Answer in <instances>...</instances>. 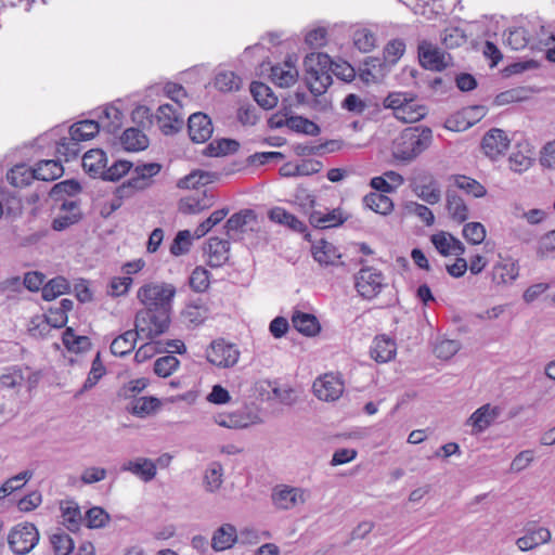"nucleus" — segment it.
Returning <instances> with one entry per match:
<instances>
[{
  "instance_id": "1",
  "label": "nucleus",
  "mask_w": 555,
  "mask_h": 555,
  "mask_svg": "<svg viewBox=\"0 0 555 555\" xmlns=\"http://www.w3.org/2000/svg\"><path fill=\"white\" fill-rule=\"evenodd\" d=\"M431 141L433 132L429 128H406L393 141L392 155L397 160L410 163L426 151Z\"/></svg>"
},
{
  "instance_id": "2",
  "label": "nucleus",
  "mask_w": 555,
  "mask_h": 555,
  "mask_svg": "<svg viewBox=\"0 0 555 555\" xmlns=\"http://www.w3.org/2000/svg\"><path fill=\"white\" fill-rule=\"evenodd\" d=\"M306 82L310 92L321 95L332 85L331 57L325 53L312 52L305 57Z\"/></svg>"
},
{
  "instance_id": "3",
  "label": "nucleus",
  "mask_w": 555,
  "mask_h": 555,
  "mask_svg": "<svg viewBox=\"0 0 555 555\" xmlns=\"http://www.w3.org/2000/svg\"><path fill=\"white\" fill-rule=\"evenodd\" d=\"M176 288L168 283H150L138 289L137 297L144 308L171 312Z\"/></svg>"
},
{
  "instance_id": "4",
  "label": "nucleus",
  "mask_w": 555,
  "mask_h": 555,
  "mask_svg": "<svg viewBox=\"0 0 555 555\" xmlns=\"http://www.w3.org/2000/svg\"><path fill=\"white\" fill-rule=\"evenodd\" d=\"M170 312L143 308L135 314L134 326L141 338L153 339L169 327Z\"/></svg>"
},
{
  "instance_id": "5",
  "label": "nucleus",
  "mask_w": 555,
  "mask_h": 555,
  "mask_svg": "<svg viewBox=\"0 0 555 555\" xmlns=\"http://www.w3.org/2000/svg\"><path fill=\"white\" fill-rule=\"evenodd\" d=\"M360 264H362V268L354 275V287L359 296L372 300L387 286L386 278L380 270L364 266L362 259Z\"/></svg>"
},
{
  "instance_id": "6",
  "label": "nucleus",
  "mask_w": 555,
  "mask_h": 555,
  "mask_svg": "<svg viewBox=\"0 0 555 555\" xmlns=\"http://www.w3.org/2000/svg\"><path fill=\"white\" fill-rule=\"evenodd\" d=\"M40 539L39 531L33 522H20L11 528L8 544L15 555H26L31 552Z\"/></svg>"
},
{
  "instance_id": "7",
  "label": "nucleus",
  "mask_w": 555,
  "mask_h": 555,
  "mask_svg": "<svg viewBox=\"0 0 555 555\" xmlns=\"http://www.w3.org/2000/svg\"><path fill=\"white\" fill-rule=\"evenodd\" d=\"M420 64L433 72H442L452 61L449 53L441 51L437 46L429 41L423 40L417 47Z\"/></svg>"
},
{
  "instance_id": "8",
  "label": "nucleus",
  "mask_w": 555,
  "mask_h": 555,
  "mask_svg": "<svg viewBox=\"0 0 555 555\" xmlns=\"http://www.w3.org/2000/svg\"><path fill=\"white\" fill-rule=\"evenodd\" d=\"M413 191L429 205H435L441 199L440 186L429 172H421L413 178Z\"/></svg>"
},
{
  "instance_id": "9",
  "label": "nucleus",
  "mask_w": 555,
  "mask_h": 555,
  "mask_svg": "<svg viewBox=\"0 0 555 555\" xmlns=\"http://www.w3.org/2000/svg\"><path fill=\"white\" fill-rule=\"evenodd\" d=\"M313 392L322 401H335L344 392V383L339 376L332 373L324 374L313 383Z\"/></svg>"
},
{
  "instance_id": "10",
  "label": "nucleus",
  "mask_w": 555,
  "mask_h": 555,
  "mask_svg": "<svg viewBox=\"0 0 555 555\" xmlns=\"http://www.w3.org/2000/svg\"><path fill=\"white\" fill-rule=\"evenodd\" d=\"M238 358L240 351L235 345L223 340L214 341L207 351V360L219 367H231L237 363Z\"/></svg>"
},
{
  "instance_id": "11",
  "label": "nucleus",
  "mask_w": 555,
  "mask_h": 555,
  "mask_svg": "<svg viewBox=\"0 0 555 555\" xmlns=\"http://www.w3.org/2000/svg\"><path fill=\"white\" fill-rule=\"evenodd\" d=\"M181 105L163 104L157 108L156 121L166 135L178 132L183 126V117L179 109Z\"/></svg>"
},
{
  "instance_id": "12",
  "label": "nucleus",
  "mask_w": 555,
  "mask_h": 555,
  "mask_svg": "<svg viewBox=\"0 0 555 555\" xmlns=\"http://www.w3.org/2000/svg\"><path fill=\"white\" fill-rule=\"evenodd\" d=\"M502 409L490 403L478 408L466 421V425L472 427V433L478 435L489 428L501 415Z\"/></svg>"
},
{
  "instance_id": "13",
  "label": "nucleus",
  "mask_w": 555,
  "mask_h": 555,
  "mask_svg": "<svg viewBox=\"0 0 555 555\" xmlns=\"http://www.w3.org/2000/svg\"><path fill=\"white\" fill-rule=\"evenodd\" d=\"M308 498L306 490L288 486H280L273 490L272 500L274 505L281 509H291L302 505Z\"/></svg>"
},
{
  "instance_id": "14",
  "label": "nucleus",
  "mask_w": 555,
  "mask_h": 555,
  "mask_svg": "<svg viewBox=\"0 0 555 555\" xmlns=\"http://www.w3.org/2000/svg\"><path fill=\"white\" fill-rule=\"evenodd\" d=\"M188 130L190 139L195 143L206 142L214 132L210 118L201 112L194 113L189 117Z\"/></svg>"
},
{
  "instance_id": "15",
  "label": "nucleus",
  "mask_w": 555,
  "mask_h": 555,
  "mask_svg": "<svg viewBox=\"0 0 555 555\" xmlns=\"http://www.w3.org/2000/svg\"><path fill=\"white\" fill-rule=\"evenodd\" d=\"M509 145L506 133L501 129H491L488 131L481 142V149L491 159H496L503 155Z\"/></svg>"
},
{
  "instance_id": "16",
  "label": "nucleus",
  "mask_w": 555,
  "mask_h": 555,
  "mask_svg": "<svg viewBox=\"0 0 555 555\" xmlns=\"http://www.w3.org/2000/svg\"><path fill=\"white\" fill-rule=\"evenodd\" d=\"M430 242L437 251L444 257L454 255L461 256L465 253L464 244L451 233L440 231L430 236Z\"/></svg>"
},
{
  "instance_id": "17",
  "label": "nucleus",
  "mask_w": 555,
  "mask_h": 555,
  "mask_svg": "<svg viewBox=\"0 0 555 555\" xmlns=\"http://www.w3.org/2000/svg\"><path fill=\"white\" fill-rule=\"evenodd\" d=\"M121 472H129L144 482L153 480L157 473V466L154 461L147 457H137L125 462Z\"/></svg>"
},
{
  "instance_id": "18",
  "label": "nucleus",
  "mask_w": 555,
  "mask_h": 555,
  "mask_svg": "<svg viewBox=\"0 0 555 555\" xmlns=\"http://www.w3.org/2000/svg\"><path fill=\"white\" fill-rule=\"evenodd\" d=\"M205 251L208 266L219 268L229 260L230 243L228 240L210 237Z\"/></svg>"
},
{
  "instance_id": "19",
  "label": "nucleus",
  "mask_w": 555,
  "mask_h": 555,
  "mask_svg": "<svg viewBox=\"0 0 555 555\" xmlns=\"http://www.w3.org/2000/svg\"><path fill=\"white\" fill-rule=\"evenodd\" d=\"M519 275V266L512 258L496 262L492 268V282L496 285L512 284Z\"/></svg>"
},
{
  "instance_id": "20",
  "label": "nucleus",
  "mask_w": 555,
  "mask_h": 555,
  "mask_svg": "<svg viewBox=\"0 0 555 555\" xmlns=\"http://www.w3.org/2000/svg\"><path fill=\"white\" fill-rule=\"evenodd\" d=\"M212 204V195H207L206 192L195 193L180 199L179 210L184 215H196L210 208Z\"/></svg>"
},
{
  "instance_id": "21",
  "label": "nucleus",
  "mask_w": 555,
  "mask_h": 555,
  "mask_svg": "<svg viewBox=\"0 0 555 555\" xmlns=\"http://www.w3.org/2000/svg\"><path fill=\"white\" fill-rule=\"evenodd\" d=\"M313 259L321 266H334L340 258L337 247L324 240L315 242L311 247Z\"/></svg>"
},
{
  "instance_id": "22",
  "label": "nucleus",
  "mask_w": 555,
  "mask_h": 555,
  "mask_svg": "<svg viewBox=\"0 0 555 555\" xmlns=\"http://www.w3.org/2000/svg\"><path fill=\"white\" fill-rule=\"evenodd\" d=\"M106 166V154L101 149L90 150L82 157V167L85 171L88 172L93 178H101Z\"/></svg>"
},
{
  "instance_id": "23",
  "label": "nucleus",
  "mask_w": 555,
  "mask_h": 555,
  "mask_svg": "<svg viewBox=\"0 0 555 555\" xmlns=\"http://www.w3.org/2000/svg\"><path fill=\"white\" fill-rule=\"evenodd\" d=\"M62 524L69 531H77L83 520L79 505L73 500L62 501L60 503Z\"/></svg>"
},
{
  "instance_id": "24",
  "label": "nucleus",
  "mask_w": 555,
  "mask_h": 555,
  "mask_svg": "<svg viewBox=\"0 0 555 555\" xmlns=\"http://www.w3.org/2000/svg\"><path fill=\"white\" fill-rule=\"evenodd\" d=\"M551 531L547 528L527 529V534L516 540L517 547L527 552L535 548L540 544L547 543L551 540Z\"/></svg>"
},
{
  "instance_id": "25",
  "label": "nucleus",
  "mask_w": 555,
  "mask_h": 555,
  "mask_svg": "<svg viewBox=\"0 0 555 555\" xmlns=\"http://www.w3.org/2000/svg\"><path fill=\"white\" fill-rule=\"evenodd\" d=\"M162 169L158 163H149L138 165L133 170V176L129 180V185L143 190L150 185V179L159 173Z\"/></svg>"
},
{
  "instance_id": "26",
  "label": "nucleus",
  "mask_w": 555,
  "mask_h": 555,
  "mask_svg": "<svg viewBox=\"0 0 555 555\" xmlns=\"http://www.w3.org/2000/svg\"><path fill=\"white\" fill-rule=\"evenodd\" d=\"M446 207L450 218L456 223H463L468 219V207L464 199L454 191L448 190L446 195Z\"/></svg>"
},
{
  "instance_id": "27",
  "label": "nucleus",
  "mask_w": 555,
  "mask_h": 555,
  "mask_svg": "<svg viewBox=\"0 0 555 555\" xmlns=\"http://www.w3.org/2000/svg\"><path fill=\"white\" fill-rule=\"evenodd\" d=\"M396 354V343L386 337V336H377L373 340V345L371 347V357L380 363H385L390 361Z\"/></svg>"
},
{
  "instance_id": "28",
  "label": "nucleus",
  "mask_w": 555,
  "mask_h": 555,
  "mask_svg": "<svg viewBox=\"0 0 555 555\" xmlns=\"http://www.w3.org/2000/svg\"><path fill=\"white\" fill-rule=\"evenodd\" d=\"M486 115V107L482 105H475L462 111V116H466L467 119L463 120V124H455L456 119H447L446 126L452 131H465L469 127L474 126Z\"/></svg>"
},
{
  "instance_id": "29",
  "label": "nucleus",
  "mask_w": 555,
  "mask_h": 555,
  "mask_svg": "<svg viewBox=\"0 0 555 555\" xmlns=\"http://www.w3.org/2000/svg\"><path fill=\"white\" fill-rule=\"evenodd\" d=\"M268 216L271 221L285 225L295 232L304 233L307 230L306 224L301 220L282 207H273Z\"/></svg>"
},
{
  "instance_id": "30",
  "label": "nucleus",
  "mask_w": 555,
  "mask_h": 555,
  "mask_svg": "<svg viewBox=\"0 0 555 555\" xmlns=\"http://www.w3.org/2000/svg\"><path fill=\"white\" fill-rule=\"evenodd\" d=\"M236 539L237 533L235 527L230 524H224L215 531L211 539V547L217 552L228 550L232 547Z\"/></svg>"
},
{
  "instance_id": "31",
  "label": "nucleus",
  "mask_w": 555,
  "mask_h": 555,
  "mask_svg": "<svg viewBox=\"0 0 555 555\" xmlns=\"http://www.w3.org/2000/svg\"><path fill=\"white\" fill-rule=\"evenodd\" d=\"M292 323L299 333L306 336H314L321 330L320 323L315 315L301 311H295L293 313Z\"/></svg>"
},
{
  "instance_id": "32",
  "label": "nucleus",
  "mask_w": 555,
  "mask_h": 555,
  "mask_svg": "<svg viewBox=\"0 0 555 555\" xmlns=\"http://www.w3.org/2000/svg\"><path fill=\"white\" fill-rule=\"evenodd\" d=\"M256 221V215L251 209H244L232 215L225 222L227 234L232 238L233 232H245L250 222Z\"/></svg>"
},
{
  "instance_id": "33",
  "label": "nucleus",
  "mask_w": 555,
  "mask_h": 555,
  "mask_svg": "<svg viewBox=\"0 0 555 555\" xmlns=\"http://www.w3.org/2000/svg\"><path fill=\"white\" fill-rule=\"evenodd\" d=\"M309 220L315 228L327 229L343 224L346 218L343 216L340 209H333L327 212L312 211Z\"/></svg>"
},
{
  "instance_id": "34",
  "label": "nucleus",
  "mask_w": 555,
  "mask_h": 555,
  "mask_svg": "<svg viewBox=\"0 0 555 555\" xmlns=\"http://www.w3.org/2000/svg\"><path fill=\"white\" fill-rule=\"evenodd\" d=\"M120 143L126 151L139 152L149 146V139L140 129L129 128L120 137Z\"/></svg>"
},
{
  "instance_id": "35",
  "label": "nucleus",
  "mask_w": 555,
  "mask_h": 555,
  "mask_svg": "<svg viewBox=\"0 0 555 555\" xmlns=\"http://www.w3.org/2000/svg\"><path fill=\"white\" fill-rule=\"evenodd\" d=\"M141 337L134 330L126 331L124 334L116 337L111 344V351L115 356L124 357L130 353L134 347L137 339Z\"/></svg>"
},
{
  "instance_id": "36",
  "label": "nucleus",
  "mask_w": 555,
  "mask_h": 555,
  "mask_svg": "<svg viewBox=\"0 0 555 555\" xmlns=\"http://www.w3.org/2000/svg\"><path fill=\"white\" fill-rule=\"evenodd\" d=\"M427 114V108L424 105L417 103V101L411 95L405 102L403 107L398 111L397 119L412 124L421 120Z\"/></svg>"
},
{
  "instance_id": "37",
  "label": "nucleus",
  "mask_w": 555,
  "mask_h": 555,
  "mask_svg": "<svg viewBox=\"0 0 555 555\" xmlns=\"http://www.w3.org/2000/svg\"><path fill=\"white\" fill-rule=\"evenodd\" d=\"M34 172L37 180L53 181L63 175L64 169L59 160L43 159L37 163Z\"/></svg>"
},
{
  "instance_id": "38",
  "label": "nucleus",
  "mask_w": 555,
  "mask_h": 555,
  "mask_svg": "<svg viewBox=\"0 0 555 555\" xmlns=\"http://www.w3.org/2000/svg\"><path fill=\"white\" fill-rule=\"evenodd\" d=\"M297 76L298 72L291 62L271 68V79L279 87H289L296 81Z\"/></svg>"
},
{
  "instance_id": "39",
  "label": "nucleus",
  "mask_w": 555,
  "mask_h": 555,
  "mask_svg": "<svg viewBox=\"0 0 555 555\" xmlns=\"http://www.w3.org/2000/svg\"><path fill=\"white\" fill-rule=\"evenodd\" d=\"M250 92L259 106L264 109H271L278 104V98L274 95L271 88L263 82H251Z\"/></svg>"
},
{
  "instance_id": "40",
  "label": "nucleus",
  "mask_w": 555,
  "mask_h": 555,
  "mask_svg": "<svg viewBox=\"0 0 555 555\" xmlns=\"http://www.w3.org/2000/svg\"><path fill=\"white\" fill-rule=\"evenodd\" d=\"M99 118L101 128L108 133H115L122 125V113L114 105L106 106Z\"/></svg>"
},
{
  "instance_id": "41",
  "label": "nucleus",
  "mask_w": 555,
  "mask_h": 555,
  "mask_svg": "<svg viewBox=\"0 0 555 555\" xmlns=\"http://www.w3.org/2000/svg\"><path fill=\"white\" fill-rule=\"evenodd\" d=\"M365 207L380 215H389L393 210L392 201L385 194L371 192L363 197Z\"/></svg>"
},
{
  "instance_id": "42",
  "label": "nucleus",
  "mask_w": 555,
  "mask_h": 555,
  "mask_svg": "<svg viewBox=\"0 0 555 555\" xmlns=\"http://www.w3.org/2000/svg\"><path fill=\"white\" fill-rule=\"evenodd\" d=\"M9 183L15 188H24L29 185L36 179L34 169L24 164L14 166L8 173Z\"/></svg>"
},
{
  "instance_id": "43",
  "label": "nucleus",
  "mask_w": 555,
  "mask_h": 555,
  "mask_svg": "<svg viewBox=\"0 0 555 555\" xmlns=\"http://www.w3.org/2000/svg\"><path fill=\"white\" fill-rule=\"evenodd\" d=\"M101 126L95 120H81L72 125L68 129V134L74 135L80 142L91 140L99 133Z\"/></svg>"
},
{
  "instance_id": "44",
  "label": "nucleus",
  "mask_w": 555,
  "mask_h": 555,
  "mask_svg": "<svg viewBox=\"0 0 555 555\" xmlns=\"http://www.w3.org/2000/svg\"><path fill=\"white\" fill-rule=\"evenodd\" d=\"M240 144L232 139H220L210 142L204 150V154L209 157H219L234 153L238 150Z\"/></svg>"
},
{
  "instance_id": "45",
  "label": "nucleus",
  "mask_w": 555,
  "mask_h": 555,
  "mask_svg": "<svg viewBox=\"0 0 555 555\" xmlns=\"http://www.w3.org/2000/svg\"><path fill=\"white\" fill-rule=\"evenodd\" d=\"M80 151V141L74 135L68 134L56 142V154L64 157L65 162L76 158Z\"/></svg>"
},
{
  "instance_id": "46",
  "label": "nucleus",
  "mask_w": 555,
  "mask_h": 555,
  "mask_svg": "<svg viewBox=\"0 0 555 555\" xmlns=\"http://www.w3.org/2000/svg\"><path fill=\"white\" fill-rule=\"evenodd\" d=\"M160 406V401L155 397H140L132 401L130 413L138 417H146Z\"/></svg>"
},
{
  "instance_id": "47",
  "label": "nucleus",
  "mask_w": 555,
  "mask_h": 555,
  "mask_svg": "<svg viewBox=\"0 0 555 555\" xmlns=\"http://www.w3.org/2000/svg\"><path fill=\"white\" fill-rule=\"evenodd\" d=\"M64 346L68 351L82 352L90 348L91 343L87 336L76 335L72 327H67L62 336Z\"/></svg>"
},
{
  "instance_id": "48",
  "label": "nucleus",
  "mask_w": 555,
  "mask_h": 555,
  "mask_svg": "<svg viewBox=\"0 0 555 555\" xmlns=\"http://www.w3.org/2000/svg\"><path fill=\"white\" fill-rule=\"evenodd\" d=\"M50 543L55 555H69L75 546L69 534L61 529L51 533Z\"/></svg>"
},
{
  "instance_id": "49",
  "label": "nucleus",
  "mask_w": 555,
  "mask_h": 555,
  "mask_svg": "<svg viewBox=\"0 0 555 555\" xmlns=\"http://www.w3.org/2000/svg\"><path fill=\"white\" fill-rule=\"evenodd\" d=\"M505 43L515 51L525 49L529 42V33L525 27H512L505 34Z\"/></svg>"
},
{
  "instance_id": "50",
  "label": "nucleus",
  "mask_w": 555,
  "mask_h": 555,
  "mask_svg": "<svg viewBox=\"0 0 555 555\" xmlns=\"http://www.w3.org/2000/svg\"><path fill=\"white\" fill-rule=\"evenodd\" d=\"M354 47L363 52H371L376 46V36L373 31L365 27L358 28L352 34Z\"/></svg>"
},
{
  "instance_id": "51",
  "label": "nucleus",
  "mask_w": 555,
  "mask_h": 555,
  "mask_svg": "<svg viewBox=\"0 0 555 555\" xmlns=\"http://www.w3.org/2000/svg\"><path fill=\"white\" fill-rule=\"evenodd\" d=\"M454 185L465 193L473 195L474 197H482L486 195V188L477 180L463 176L456 175L453 177Z\"/></svg>"
},
{
  "instance_id": "52",
  "label": "nucleus",
  "mask_w": 555,
  "mask_h": 555,
  "mask_svg": "<svg viewBox=\"0 0 555 555\" xmlns=\"http://www.w3.org/2000/svg\"><path fill=\"white\" fill-rule=\"evenodd\" d=\"M68 288L67 280L63 276H56L42 286L41 295L44 300L51 301L57 296L65 294Z\"/></svg>"
},
{
  "instance_id": "53",
  "label": "nucleus",
  "mask_w": 555,
  "mask_h": 555,
  "mask_svg": "<svg viewBox=\"0 0 555 555\" xmlns=\"http://www.w3.org/2000/svg\"><path fill=\"white\" fill-rule=\"evenodd\" d=\"M222 476L223 467L220 463L212 462L209 464L204 475L205 489L209 492L217 491L223 482Z\"/></svg>"
},
{
  "instance_id": "54",
  "label": "nucleus",
  "mask_w": 555,
  "mask_h": 555,
  "mask_svg": "<svg viewBox=\"0 0 555 555\" xmlns=\"http://www.w3.org/2000/svg\"><path fill=\"white\" fill-rule=\"evenodd\" d=\"M105 374V367L101 361L100 353L96 354L94 360L92 361L91 370L88 374L87 379L85 380L82 387L80 390L76 393L75 397L80 396L81 393L92 389L98 382L102 378V376Z\"/></svg>"
},
{
  "instance_id": "55",
  "label": "nucleus",
  "mask_w": 555,
  "mask_h": 555,
  "mask_svg": "<svg viewBox=\"0 0 555 555\" xmlns=\"http://www.w3.org/2000/svg\"><path fill=\"white\" fill-rule=\"evenodd\" d=\"M288 128L295 132L308 135H318L320 133V127L302 116L288 117Z\"/></svg>"
},
{
  "instance_id": "56",
  "label": "nucleus",
  "mask_w": 555,
  "mask_h": 555,
  "mask_svg": "<svg viewBox=\"0 0 555 555\" xmlns=\"http://www.w3.org/2000/svg\"><path fill=\"white\" fill-rule=\"evenodd\" d=\"M229 214L228 208L215 210L207 219L201 222L194 231V236L201 238L205 236L215 225L220 223Z\"/></svg>"
},
{
  "instance_id": "57",
  "label": "nucleus",
  "mask_w": 555,
  "mask_h": 555,
  "mask_svg": "<svg viewBox=\"0 0 555 555\" xmlns=\"http://www.w3.org/2000/svg\"><path fill=\"white\" fill-rule=\"evenodd\" d=\"M442 44L448 49H454L466 42L465 33L457 27L446 28L440 36Z\"/></svg>"
},
{
  "instance_id": "58",
  "label": "nucleus",
  "mask_w": 555,
  "mask_h": 555,
  "mask_svg": "<svg viewBox=\"0 0 555 555\" xmlns=\"http://www.w3.org/2000/svg\"><path fill=\"white\" fill-rule=\"evenodd\" d=\"M179 364L180 362L175 356L167 354L155 361L154 372L159 377H168L179 367Z\"/></svg>"
},
{
  "instance_id": "59",
  "label": "nucleus",
  "mask_w": 555,
  "mask_h": 555,
  "mask_svg": "<svg viewBox=\"0 0 555 555\" xmlns=\"http://www.w3.org/2000/svg\"><path fill=\"white\" fill-rule=\"evenodd\" d=\"M462 234L469 244L478 245L486 238V228L480 222H468L464 225Z\"/></svg>"
},
{
  "instance_id": "60",
  "label": "nucleus",
  "mask_w": 555,
  "mask_h": 555,
  "mask_svg": "<svg viewBox=\"0 0 555 555\" xmlns=\"http://www.w3.org/2000/svg\"><path fill=\"white\" fill-rule=\"evenodd\" d=\"M241 79L233 72H220L215 78V86L222 92H230L240 88Z\"/></svg>"
},
{
  "instance_id": "61",
  "label": "nucleus",
  "mask_w": 555,
  "mask_h": 555,
  "mask_svg": "<svg viewBox=\"0 0 555 555\" xmlns=\"http://www.w3.org/2000/svg\"><path fill=\"white\" fill-rule=\"evenodd\" d=\"M192 235L189 230L179 231L170 245V253L173 256H181L190 250Z\"/></svg>"
},
{
  "instance_id": "62",
  "label": "nucleus",
  "mask_w": 555,
  "mask_h": 555,
  "mask_svg": "<svg viewBox=\"0 0 555 555\" xmlns=\"http://www.w3.org/2000/svg\"><path fill=\"white\" fill-rule=\"evenodd\" d=\"M132 164L127 160H116L109 167L104 168L101 178L108 181H117L122 178L131 169Z\"/></svg>"
},
{
  "instance_id": "63",
  "label": "nucleus",
  "mask_w": 555,
  "mask_h": 555,
  "mask_svg": "<svg viewBox=\"0 0 555 555\" xmlns=\"http://www.w3.org/2000/svg\"><path fill=\"white\" fill-rule=\"evenodd\" d=\"M330 74H334L337 78L347 82L351 81L356 76L354 68L348 62L341 60H331Z\"/></svg>"
},
{
  "instance_id": "64",
  "label": "nucleus",
  "mask_w": 555,
  "mask_h": 555,
  "mask_svg": "<svg viewBox=\"0 0 555 555\" xmlns=\"http://www.w3.org/2000/svg\"><path fill=\"white\" fill-rule=\"evenodd\" d=\"M24 380L23 371L21 367L12 366L0 375V385L3 388H15L21 386Z\"/></svg>"
}]
</instances>
